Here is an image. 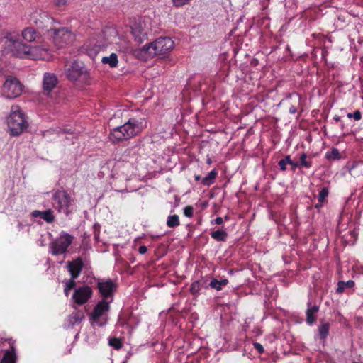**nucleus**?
Wrapping results in <instances>:
<instances>
[{
	"mask_svg": "<svg viewBox=\"0 0 363 363\" xmlns=\"http://www.w3.org/2000/svg\"><path fill=\"white\" fill-rule=\"evenodd\" d=\"M73 240L74 237L72 235L62 232L59 237L50 243V252L55 256L66 253Z\"/></svg>",
	"mask_w": 363,
	"mask_h": 363,
	"instance_id": "obj_7",
	"label": "nucleus"
},
{
	"mask_svg": "<svg viewBox=\"0 0 363 363\" xmlns=\"http://www.w3.org/2000/svg\"><path fill=\"white\" fill-rule=\"evenodd\" d=\"M200 283L199 281H194L190 286V292L194 296H197L199 293Z\"/></svg>",
	"mask_w": 363,
	"mask_h": 363,
	"instance_id": "obj_35",
	"label": "nucleus"
},
{
	"mask_svg": "<svg viewBox=\"0 0 363 363\" xmlns=\"http://www.w3.org/2000/svg\"><path fill=\"white\" fill-rule=\"evenodd\" d=\"M145 127L144 118H131L123 125L114 128L110 133V139L113 143L128 140L140 133Z\"/></svg>",
	"mask_w": 363,
	"mask_h": 363,
	"instance_id": "obj_2",
	"label": "nucleus"
},
{
	"mask_svg": "<svg viewBox=\"0 0 363 363\" xmlns=\"http://www.w3.org/2000/svg\"><path fill=\"white\" fill-rule=\"evenodd\" d=\"M116 288L117 284L110 279L106 280H99L97 282V289H99V294L103 297V300L112 298Z\"/></svg>",
	"mask_w": 363,
	"mask_h": 363,
	"instance_id": "obj_12",
	"label": "nucleus"
},
{
	"mask_svg": "<svg viewBox=\"0 0 363 363\" xmlns=\"http://www.w3.org/2000/svg\"><path fill=\"white\" fill-rule=\"evenodd\" d=\"M354 281L348 280L347 281H340L337 283V293L342 294L345 289H351L354 286Z\"/></svg>",
	"mask_w": 363,
	"mask_h": 363,
	"instance_id": "obj_26",
	"label": "nucleus"
},
{
	"mask_svg": "<svg viewBox=\"0 0 363 363\" xmlns=\"http://www.w3.org/2000/svg\"><path fill=\"white\" fill-rule=\"evenodd\" d=\"M104 32L99 33L98 34V38L99 39H102V40H97L96 42L93 45V50L98 52L101 49L106 48L107 46V40H105L104 38Z\"/></svg>",
	"mask_w": 363,
	"mask_h": 363,
	"instance_id": "obj_21",
	"label": "nucleus"
},
{
	"mask_svg": "<svg viewBox=\"0 0 363 363\" xmlns=\"http://www.w3.org/2000/svg\"><path fill=\"white\" fill-rule=\"evenodd\" d=\"M223 223V219L221 217H217L216 219L211 221L212 224L221 225Z\"/></svg>",
	"mask_w": 363,
	"mask_h": 363,
	"instance_id": "obj_41",
	"label": "nucleus"
},
{
	"mask_svg": "<svg viewBox=\"0 0 363 363\" xmlns=\"http://www.w3.org/2000/svg\"><path fill=\"white\" fill-rule=\"evenodd\" d=\"M76 286L75 279L71 278L65 286L64 292L66 296H69V291L74 289Z\"/></svg>",
	"mask_w": 363,
	"mask_h": 363,
	"instance_id": "obj_33",
	"label": "nucleus"
},
{
	"mask_svg": "<svg viewBox=\"0 0 363 363\" xmlns=\"http://www.w3.org/2000/svg\"><path fill=\"white\" fill-rule=\"evenodd\" d=\"M180 225L179 218L177 215H172L167 217V225L169 228H175Z\"/></svg>",
	"mask_w": 363,
	"mask_h": 363,
	"instance_id": "obj_30",
	"label": "nucleus"
},
{
	"mask_svg": "<svg viewBox=\"0 0 363 363\" xmlns=\"http://www.w3.org/2000/svg\"><path fill=\"white\" fill-rule=\"evenodd\" d=\"M296 96H297L298 101H300V100H301V96H300V95H298V94H296Z\"/></svg>",
	"mask_w": 363,
	"mask_h": 363,
	"instance_id": "obj_50",
	"label": "nucleus"
},
{
	"mask_svg": "<svg viewBox=\"0 0 363 363\" xmlns=\"http://www.w3.org/2000/svg\"><path fill=\"white\" fill-rule=\"evenodd\" d=\"M184 214L188 218H191L194 214V208L191 206H187L184 208Z\"/></svg>",
	"mask_w": 363,
	"mask_h": 363,
	"instance_id": "obj_36",
	"label": "nucleus"
},
{
	"mask_svg": "<svg viewBox=\"0 0 363 363\" xmlns=\"http://www.w3.org/2000/svg\"><path fill=\"white\" fill-rule=\"evenodd\" d=\"M67 269L70 274L71 278L77 279L84 267V262L80 257H77L72 261H69L67 263Z\"/></svg>",
	"mask_w": 363,
	"mask_h": 363,
	"instance_id": "obj_14",
	"label": "nucleus"
},
{
	"mask_svg": "<svg viewBox=\"0 0 363 363\" xmlns=\"http://www.w3.org/2000/svg\"><path fill=\"white\" fill-rule=\"evenodd\" d=\"M174 41L168 37H160L154 42L145 45L142 52L148 54L149 57L164 55L173 49Z\"/></svg>",
	"mask_w": 363,
	"mask_h": 363,
	"instance_id": "obj_5",
	"label": "nucleus"
},
{
	"mask_svg": "<svg viewBox=\"0 0 363 363\" xmlns=\"http://www.w3.org/2000/svg\"><path fill=\"white\" fill-rule=\"evenodd\" d=\"M67 0H56V5L58 6H65Z\"/></svg>",
	"mask_w": 363,
	"mask_h": 363,
	"instance_id": "obj_46",
	"label": "nucleus"
},
{
	"mask_svg": "<svg viewBox=\"0 0 363 363\" xmlns=\"http://www.w3.org/2000/svg\"><path fill=\"white\" fill-rule=\"evenodd\" d=\"M228 284V280L227 279H223L221 280H218L217 279H212L209 286L212 289H215L217 291H220L223 286H225Z\"/></svg>",
	"mask_w": 363,
	"mask_h": 363,
	"instance_id": "obj_24",
	"label": "nucleus"
},
{
	"mask_svg": "<svg viewBox=\"0 0 363 363\" xmlns=\"http://www.w3.org/2000/svg\"><path fill=\"white\" fill-rule=\"evenodd\" d=\"M254 348L258 352L259 354H262L264 352V347L259 342L253 343Z\"/></svg>",
	"mask_w": 363,
	"mask_h": 363,
	"instance_id": "obj_39",
	"label": "nucleus"
},
{
	"mask_svg": "<svg viewBox=\"0 0 363 363\" xmlns=\"http://www.w3.org/2000/svg\"><path fill=\"white\" fill-rule=\"evenodd\" d=\"M325 157L328 160H336L341 158L340 153L339 152V150L337 148L333 147L331 151L327 152L325 154Z\"/></svg>",
	"mask_w": 363,
	"mask_h": 363,
	"instance_id": "obj_32",
	"label": "nucleus"
},
{
	"mask_svg": "<svg viewBox=\"0 0 363 363\" xmlns=\"http://www.w3.org/2000/svg\"><path fill=\"white\" fill-rule=\"evenodd\" d=\"M58 79L55 74L46 72L44 74L43 79V89L44 94L48 95L51 91L56 87Z\"/></svg>",
	"mask_w": 363,
	"mask_h": 363,
	"instance_id": "obj_15",
	"label": "nucleus"
},
{
	"mask_svg": "<svg viewBox=\"0 0 363 363\" xmlns=\"http://www.w3.org/2000/svg\"><path fill=\"white\" fill-rule=\"evenodd\" d=\"M329 191L328 187H323L318 194V200L319 203H324L328 196Z\"/></svg>",
	"mask_w": 363,
	"mask_h": 363,
	"instance_id": "obj_34",
	"label": "nucleus"
},
{
	"mask_svg": "<svg viewBox=\"0 0 363 363\" xmlns=\"http://www.w3.org/2000/svg\"><path fill=\"white\" fill-rule=\"evenodd\" d=\"M23 88V84L16 77L8 76L2 86L1 94L7 99H15L21 94Z\"/></svg>",
	"mask_w": 363,
	"mask_h": 363,
	"instance_id": "obj_8",
	"label": "nucleus"
},
{
	"mask_svg": "<svg viewBox=\"0 0 363 363\" xmlns=\"http://www.w3.org/2000/svg\"><path fill=\"white\" fill-rule=\"evenodd\" d=\"M323 203H319L318 202V204H315V208H320L323 206Z\"/></svg>",
	"mask_w": 363,
	"mask_h": 363,
	"instance_id": "obj_48",
	"label": "nucleus"
},
{
	"mask_svg": "<svg viewBox=\"0 0 363 363\" xmlns=\"http://www.w3.org/2000/svg\"><path fill=\"white\" fill-rule=\"evenodd\" d=\"M54 207L59 213L69 216L72 212L73 199L65 190H57L52 196Z\"/></svg>",
	"mask_w": 363,
	"mask_h": 363,
	"instance_id": "obj_6",
	"label": "nucleus"
},
{
	"mask_svg": "<svg viewBox=\"0 0 363 363\" xmlns=\"http://www.w3.org/2000/svg\"><path fill=\"white\" fill-rule=\"evenodd\" d=\"M289 165L291 166V169L293 172H295L296 168H300L298 162H292Z\"/></svg>",
	"mask_w": 363,
	"mask_h": 363,
	"instance_id": "obj_42",
	"label": "nucleus"
},
{
	"mask_svg": "<svg viewBox=\"0 0 363 363\" xmlns=\"http://www.w3.org/2000/svg\"><path fill=\"white\" fill-rule=\"evenodd\" d=\"M333 119L336 121V122H338L340 121V117L339 116H335Z\"/></svg>",
	"mask_w": 363,
	"mask_h": 363,
	"instance_id": "obj_47",
	"label": "nucleus"
},
{
	"mask_svg": "<svg viewBox=\"0 0 363 363\" xmlns=\"http://www.w3.org/2000/svg\"><path fill=\"white\" fill-rule=\"evenodd\" d=\"M31 216L33 218H40L44 220L48 223H52L55 220V216L53 213V211L51 209H48L45 211H40L38 210H34L31 213Z\"/></svg>",
	"mask_w": 363,
	"mask_h": 363,
	"instance_id": "obj_17",
	"label": "nucleus"
},
{
	"mask_svg": "<svg viewBox=\"0 0 363 363\" xmlns=\"http://www.w3.org/2000/svg\"><path fill=\"white\" fill-rule=\"evenodd\" d=\"M84 318V312L82 311H75L68 317V323L71 325L79 324Z\"/></svg>",
	"mask_w": 363,
	"mask_h": 363,
	"instance_id": "obj_20",
	"label": "nucleus"
},
{
	"mask_svg": "<svg viewBox=\"0 0 363 363\" xmlns=\"http://www.w3.org/2000/svg\"><path fill=\"white\" fill-rule=\"evenodd\" d=\"M278 165L279 167L280 170H281L283 172L286 170L287 164L285 162H284L283 160H279L278 162Z\"/></svg>",
	"mask_w": 363,
	"mask_h": 363,
	"instance_id": "obj_40",
	"label": "nucleus"
},
{
	"mask_svg": "<svg viewBox=\"0 0 363 363\" xmlns=\"http://www.w3.org/2000/svg\"><path fill=\"white\" fill-rule=\"evenodd\" d=\"M347 117L350 118H354V120L359 121L362 118V113L359 110H357L354 113H348Z\"/></svg>",
	"mask_w": 363,
	"mask_h": 363,
	"instance_id": "obj_38",
	"label": "nucleus"
},
{
	"mask_svg": "<svg viewBox=\"0 0 363 363\" xmlns=\"http://www.w3.org/2000/svg\"><path fill=\"white\" fill-rule=\"evenodd\" d=\"M194 178L196 181H199L201 179V177L200 175H195Z\"/></svg>",
	"mask_w": 363,
	"mask_h": 363,
	"instance_id": "obj_49",
	"label": "nucleus"
},
{
	"mask_svg": "<svg viewBox=\"0 0 363 363\" xmlns=\"http://www.w3.org/2000/svg\"><path fill=\"white\" fill-rule=\"evenodd\" d=\"M211 236L213 239L218 242H225L227 239L228 233L223 230L218 229L211 232Z\"/></svg>",
	"mask_w": 363,
	"mask_h": 363,
	"instance_id": "obj_23",
	"label": "nucleus"
},
{
	"mask_svg": "<svg viewBox=\"0 0 363 363\" xmlns=\"http://www.w3.org/2000/svg\"><path fill=\"white\" fill-rule=\"evenodd\" d=\"M1 363H16V354L13 351H6Z\"/></svg>",
	"mask_w": 363,
	"mask_h": 363,
	"instance_id": "obj_29",
	"label": "nucleus"
},
{
	"mask_svg": "<svg viewBox=\"0 0 363 363\" xmlns=\"http://www.w3.org/2000/svg\"><path fill=\"white\" fill-rule=\"evenodd\" d=\"M131 29L134 40L138 45L143 43L147 39V31L142 28L140 24L134 25Z\"/></svg>",
	"mask_w": 363,
	"mask_h": 363,
	"instance_id": "obj_16",
	"label": "nucleus"
},
{
	"mask_svg": "<svg viewBox=\"0 0 363 363\" xmlns=\"http://www.w3.org/2000/svg\"><path fill=\"white\" fill-rule=\"evenodd\" d=\"M308 155L303 152L300 155V162H298L300 168L304 167L306 169H309L312 167V161L311 160H308Z\"/></svg>",
	"mask_w": 363,
	"mask_h": 363,
	"instance_id": "obj_28",
	"label": "nucleus"
},
{
	"mask_svg": "<svg viewBox=\"0 0 363 363\" xmlns=\"http://www.w3.org/2000/svg\"><path fill=\"white\" fill-rule=\"evenodd\" d=\"M217 174L218 172L216 169L211 170L206 177L203 178L201 182L203 186H209L213 183L214 179L217 177Z\"/></svg>",
	"mask_w": 363,
	"mask_h": 363,
	"instance_id": "obj_27",
	"label": "nucleus"
},
{
	"mask_svg": "<svg viewBox=\"0 0 363 363\" xmlns=\"http://www.w3.org/2000/svg\"><path fill=\"white\" fill-rule=\"evenodd\" d=\"M65 73L67 78L73 83L79 85L89 84V73L81 62L77 60L67 62L65 65Z\"/></svg>",
	"mask_w": 363,
	"mask_h": 363,
	"instance_id": "obj_3",
	"label": "nucleus"
},
{
	"mask_svg": "<svg viewBox=\"0 0 363 363\" xmlns=\"http://www.w3.org/2000/svg\"><path fill=\"white\" fill-rule=\"evenodd\" d=\"M22 37L28 42H33L38 38V33L32 27L25 28L22 31Z\"/></svg>",
	"mask_w": 363,
	"mask_h": 363,
	"instance_id": "obj_19",
	"label": "nucleus"
},
{
	"mask_svg": "<svg viewBox=\"0 0 363 363\" xmlns=\"http://www.w3.org/2000/svg\"><path fill=\"white\" fill-rule=\"evenodd\" d=\"M30 21L38 28L46 30L48 33L50 32V26H53L54 24V19L50 17L47 12L42 10H36L32 13Z\"/></svg>",
	"mask_w": 363,
	"mask_h": 363,
	"instance_id": "obj_9",
	"label": "nucleus"
},
{
	"mask_svg": "<svg viewBox=\"0 0 363 363\" xmlns=\"http://www.w3.org/2000/svg\"><path fill=\"white\" fill-rule=\"evenodd\" d=\"M225 220H228V218L226 216V217L225 218Z\"/></svg>",
	"mask_w": 363,
	"mask_h": 363,
	"instance_id": "obj_51",
	"label": "nucleus"
},
{
	"mask_svg": "<svg viewBox=\"0 0 363 363\" xmlns=\"http://www.w3.org/2000/svg\"><path fill=\"white\" fill-rule=\"evenodd\" d=\"M93 294L91 288L89 286H83L77 289L72 296L74 303L82 306L88 302Z\"/></svg>",
	"mask_w": 363,
	"mask_h": 363,
	"instance_id": "obj_13",
	"label": "nucleus"
},
{
	"mask_svg": "<svg viewBox=\"0 0 363 363\" xmlns=\"http://www.w3.org/2000/svg\"><path fill=\"white\" fill-rule=\"evenodd\" d=\"M4 46L7 52L19 58L38 60L44 59L47 53L46 49L40 46L30 47L11 34L5 38Z\"/></svg>",
	"mask_w": 363,
	"mask_h": 363,
	"instance_id": "obj_1",
	"label": "nucleus"
},
{
	"mask_svg": "<svg viewBox=\"0 0 363 363\" xmlns=\"http://www.w3.org/2000/svg\"><path fill=\"white\" fill-rule=\"evenodd\" d=\"M110 310V305L106 300H101L94 308L90 317L91 323H96L98 326L102 327L106 322H102L100 318Z\"/></svg>",
	"mask_w": 363,
	"mask_h": 363,
	"instance_id": "obj_11",
	"label": "nucleus"
},
{
	"mask_svg": "<svg viewBox=\"0 0 363 363\" xmlns=\"http://www.w3.org/2000/svg\"><path fill=\"white\" fill-rule=\"evenodd\" d=\"M330 330L329 323H321L318 327V336L321 340H325L328 337Z\"/></svg>",
	"mask_w": 363,
	"mask_h": 363,
	"instance_id": "obj_25",
	"label": "nucleus"
},
{
	"mask_svg": "<svg viewBox=\"0 0 363 363\" xmlns=\"http://www.w3.org/2000/svg\"><path fill=\"white\" fill-rule=\"evenodd\" d=\"M50 32L52 33L53 41L59 47L68 45L74 39L73 33L67 28H56L54 26H50Z\"/></svg>",
	"mask_w": 363,
	"mask_h": 363,
	"instance_id": "obj_10",
	"label": "nucleus"
},
{
	"mask_svg": "<svg viewBox=\"0 0 363 363\" xmlns=\"http://www.w3.org/2000/svg\"><path fill=\"white\" fill-rule=\"evenodd\" d=\"M101 62L104 64H108L112 68L116 67L118 63V56L116 53H111L109 56L104 57Z\"/></svg>",
	"mask_w": 363,
	"mask_h": 363,
	"instance_id": "obj_22",
	"label": "nucleus"
},
{
	"mask_svg": "<svg viewBox=\"0 0 363 363\" xmlns=\"http://www.w3.org/2000/svg\"><path fill=\"white\" fill-rule=\"evenodd\" d=\"M281 160L285 162L287 164H290L293 162L289 155H286Z\"/></svg>",
	"mask_w": 363,
	"mask_h": 363,
	"instance_id": "obj_44",
	"label": "nucleus"
},
{
	"mask_svg": "<svg viewBox=\"0 0 363 363\" xmlns=\"http://www.w3.org/2000/svg\"><path fill=\"white\" fill-rule=\"evenodd\" d=\"M289 112L291 113V114H295L296 112H297V108L296 106H291L289 107Z\"/></svg>",
	"mask_w": 363,
	"mask_h": 363,
	"instance_id": "obj_45",
	"label": "nucleus"
},
{
	"mask_svg": "<svg viewBox=\"0 0 363 363\" xmlns=\"http://www.w3.org/2000/svg\"><path fill=\"white\" fill-rule=\"evenodd\" d=\"M319 311V306L317 305H314L311 306V303H308V308L306 311V323L311 325L313 324L316 320L315 314Z\"/></svg>",
	"mask_w": 363,
	"mask_h": 363,
	"instance_id": "obj_18",
	"label": "nucleus"
},
{
	"mask_svg": "<svg viewBox=\"0 0 363 363\" xmlns=\"http://www.w3.org/2000/svg\"><path fill=\"white\" fill-rule=\"evenodd\" d=\"M108 345L116 350L121 349L123 345L121 339L116 337L108 339Z\"/></svg>",
	"mask_w": 363,
	"mask_h": 363,
	"instance_id": "obj_31",
	"label": "nucleus"
},
{
	"mask_svg": "<svg viewBox=\"0 0 363 363\" xmlns=\"http://www.w3.org/2000/svg\"><path fill=\"white\" fill-rule=\"evenodd\" d=\"M191 0H172L175 7H181L189 3Z\"/></svg>",
	"mask_w": 363,
	"mask_h": 363,
	"instance_id": "obj_37",
	"label": "nucleus"
},
{
	"mask_svg": "<svg viewBox=\"0 0 363 363\" xmlns=\"http://www.w3.org/2000/svg\"><path fill=\"white\" fill-rule=\"evenodd\" d=\"M147 251V248L145 245H141L139 247L138 252L140 254H145Z\"/></svg>",
	"mask_w": 363,
	"mask_h": 363,
	"instance_id": "obj_43",
	"label": "nucleus"
},
{
	"mask_svg": "<svg viewBox=\"0 0 363 363\" xmlns=\"http://www.w3.org/2000/svg\"><path fill=\"white\" fill-rule=\"evenodd\" d=\"M7 124L10 135L12 136L19 135L28 126L24 113L18 106H12L11 113L7 118Z\"/></svg>",
	"mask_w": 363,
	"mask_h": 363,
	"instance_id": "obj_4",
	"label": "nucleus"
}]
</instances>
